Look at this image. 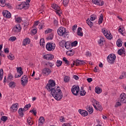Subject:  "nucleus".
Segmentation results:
<instances>
[{
  "label": "nucleus",
  "mask_w": 126,
  "mask_h": 126,
  "mask_svg": "<svg viewBox=\"0 0 126 126\" xmlns=\"http://www.w3.org/2000/svg\"><path fill=\"white\" fill-rule=\"evenodd\" d=\"M17 71L18 73H20V74L22 75H23V71H22V67H17Z\"/></svg>",
  "instance_id": "obj_30"
},
{
  "label": "nucleus",
  "mask_w": 126,
  "mask_h": 126,
  "mask_svg": "<svg viewBox=\"0 0 126 126\" xmlns=\"http://www.w3.org/2000/svg\"><path fill=\"white\" fill-rule=\"evenodd\" d=\"M51 94L57 101H60V100L63 98V93H62V91L59 87L56 89H53Z\"/></svg>",
  "instance_id": "obj_1"
},
{
  "label": "nucleus",
  "mask_w": 126,
  "mask_h": 126,
  "mask_svg": "<svg viewBox=\"0 0 126 126\" xmlns=\"http://www.w3.org/2000/svg\"><path fill=\"white\" fill-rule=\"evenodd\" d=\"M6 3H5V0H0V5L2 7L5 6Z\"/></svg>",
  "instance_id": "obj_36"
},
{
  "label": "nucleus",
  "mask_w": 126,
  "mask_h": 126,
  "mask_svg": "<svg viewBox=\"0 0 126 126\" xmlns=\"http://www.w3.org/2000/svg\"><path fill=\"white\" fill-rule=\"evenodd\" d=\"M68 54H69V56H73L74 55V50L73 49L70 50L67 52Z\"/></svg>",
  "instance_id": "obj_46"
},
{
  "label": "nucleus",
  "mask_w": 126,
  "mask_h": 126,
  "mask_svg": "<svg viewBox=\"0 0 126 126\" xmlns=\"http://www.w3.org/2000/svg\"><path fill=\"white\" fill-rule=\"evenodd\" d=\"M95 93H97V94H100V93H102V89H101L100 88L96 87H95Z\"/></svg>",
  "instance_id": "obj_33"
},
{
  "label": "nucleus",
  "mask_w": 126,
  "mask_h": 126,
  "mask_svg": "<svg viewBox=\"0 0 126 126\" xmlns=\"http://www.w3.org/2000/svg\"><path fill=\"white\" fill-rule=\"evenodd\" d=\"M21 75H21L20 73H18L16 74V75L15 76V77L16 78H18V77H20L21 76Z\"/></svg>",
  "instance_id": "obj_62"
},
{
  "label": "nucleus",
  "mask_w": 126,
  "mask_h": 126,
  "mask_svg": "<svg viewBox=\"0 0 126 126\" xmlns=\"http://www.w3.org/2000/svg\"><path fill=\"white\" fill-rule=\"evenodd\" d=\"M19 9H22L23 8H24V7H23V4H22V3L21 4H20L19 5Z\"/></svg>",
  "instance_id": "obj_64"
},
{
  "label": "nucleus",
  "mask_w": 126,
  "mask_h": 126,
  "mask_svg": "<svg viewBox=\"0 0 126 126\" xmlns=\"http://www.w3.org/2000/svg\"><path fill=\"white\" fill-rule=\"evenodd\" d=\"M46 48L47 51H54L56 48V44H53V43H48L46 44Z\"/></svg>",
  "instance_id": "obj_7"
},
{
  "label": "nucleus",
  "mask_w": 126,
  "mask_h": 126,
  "mask_svg": "<svg viewBox=\"0 0 126 126\" xmlns=\"http://www.w3.org/2000/svg\"><path fill=\"white\" fill-rule=\"evenodd\" d=\"M122 105V103H121V102H120L119 101H117L116 103V104L115 105V108H118V107H120V106Z\"/></svg>",
  "instance_id": "obj_55"
},
{
  "label": "nucleus",
  "mask_w": 126,
  "mask_h": 126,
  "mask_svg": "<svg viewBox=\"0 0 126 126\" xmlns=\"http://www.w3.org/2000/svg\"><path fill=\"white\" fill-rule=\"evenodd\" d=\"M16 21H17V22H18V23H20V22L22 21V19H21V18H17L16 19Z\"/></svg>",
  "instance_id": "obj_58"
},
{
  "label": "nucleus",
  "mask_w": 126,
  "mask_h": 126,
  "mask_svg": "<svg viewBox=\"0 0 126 126\" xmlns=\"http://www.w3.org/2000/svg\"><path fill=\"white\" fill-rule=\"evenodd\" d=\"M22 3L24 9H28V8L29 7V3L28 2L24 1L22 2Z\"/></svg>",
  "instance_id": "obj_23"
},
{
  "label": "nucleus",
  "mask_w": 126,
  "mask_h": 126,
  "mask_svg": "<svg viewBox=\"0 0 126 126\" xmlns=\"http://www.w3.org/2000/svg\"><path fill=\"white\" fill-rule=\"evenodd\" d=\"M46 65H49L50 67H52L54 66V63L50 62H48L47 63H46Z\"/></svg>",
  "instance_id": "obj_56"
},
{
  "label": "nucleus",
  "mask_w": 126,
  "mask_h": 126,
  "mask_svg": "<svg viewBox=\"0 0 126 126\" xmlns=\"http://www.w3.org/2000/svg\"><path fill=\"white\" fill-rule=\"evenodd\" d=\"M68 2H69V0H63V4L65 6H67V4H68Z\"/></svg>",
  "instance_id": "obj_49"
},
{
  "label": "nucleus",
  "mask_w": 126,
  "mask_h": 126,
  "mask_svg": "<svg viewBox=\"0 0 126 126\" xmlns=\"http://www.w3.org/2000/svg\"><path fill=\"white\" fill-rule=\"evenodd\" d=\"M54 86H56V82L53 80H50L48 82V84L46 85V89L49 92L51 91L52 92V90H53V89H56L55 88H53Z\"/></svg>",
  "instance_id": "obj_3"
},
{
  "label": "nucleus",
  "mask_w": 126,
  "mask_h": 126,
  "mask_svg": "<svg viewBox=\"0 0 126 126\" xmlns=\"http://www.w3.org/2000/svg\"><path fill=\"white\" fill-rule=\"evenodd\" d=\"M53 32V30L51 29H48L45 31V34H49V33H52Z\"/></svg>",
  "instance_id": "obj_52"
},
{
  "label": "nucleus",
  "mask_w": 126,
  "mask_h": 126,
  "mask_svg": "<svg viewBox=\"0 0 126 126\" xmlns=\"http://www.w3.org/2000/svg\"><path fill=\"white\" fill-rule=\"evenodd\" d=\"M117 47H122L123 46V41L121 39H118L116 42Z\"/></svg>",
  "instance_id": "obj_29"
},
{
  "label": "nucleus",
  "mask_w": 126,
  "mask_h": 126,
  "mask_svg": "<svg viewBox=\"0 0 126 126\" xmlns=\"http://www.w3.org/2000/svg\"><path fill=\"white\" fill-rule=\"evenodd\" d=\"M1 120L3 122H6V121H7V117H6V116H2V117L1 118Z\"/></svg>",
  "instance_id": "obj_54"
},
{
  "label": "nucleus",
  "mask_w": 126,
  "mask_h": 126,
  "mask_svg": "<svg viewBox=\"0 0 126 126\" xmlns=\"http://www.w3.org/2000/svg\"><path fill=\"white\" fill-rule=\"evenodd\" d=\"M75 64L76 65V66H78V65H80V61L78 59H76L74 61H73V64H71V67H73Z\"/></svg>",
  "instance_id": "obj_16"
},
{
  "label": "nucleus",
  "mask_w": 126,
  "mask_h": 126,
  "mask_svg": "<svg viewBox=\"0 0 126 126\" xmlns=\"http://www.w3.org/2000/svg\"><path fill=\"white\" fill-rule=\"evenodd\" d=\"M119 101L121 102V103H123L125 104V103H126V94H122L120 95V96L119 97Z\"/></svg>",
  "instance_id": "obj_12"
},
{
  "label": "nucleus",
  "mask_w": 126,
  "mask_h": 126,
  "mask_svg": "<svg viewBox=\"0 0 126 126\" xmlns=\"http://www.w3.org/2000/svg\"><path fill=\"white\" fill-rule=\"evenodd\" d=\"M86 94V92L85 91H82L80 93L81 96H85V95Z\"/></svg>",
  "instance_id": "obj_57"
},
{
  "label": "nucleus",
  "mask_w": 126,
  "mask_h": 126,
  "mask_svg": "<svg viewBox=\"0 0 126 126\" xmlns=\"http://www.w3.org/2000/svg\"><path fill=\"white\" fill-rule=\"evenodd\" d=\"M27 122L30 126H32V125H33V120H32V118L29 117L27 119Z\"/></svg>",
  "instance_id": "obj_34"
},
{
  "label": "nucleus",
  "mask_w": 126,
  "mask_h": 126,
  "mask_svg": "<svg viewBox=\"0 0 126 126\" xmlns=\"http://www.w3.org/2000/svg\"><path fill=\"white\" fill-rule=\"evenodd\" d=\"M104 41H105L104 38L101 37L99 40L98 41V43L99 45H102L104 43Z\"/></svg>",
  "instance_id": "obj_38"
},
{
  "label": "nucleus",
  "mask_w": 126,
  "mask_h": 126,
  "mask_svg": "<svg viewBox=\"0 0 126 126\" xmlns=\"http://www.w3.org/2000/svg\"><path fill=\"white\" fill-rule=\"evenodd\" d=\"M15 40H16V37L15 36L10 37L9 39V41H12V42H14Z\"/></svg>",
  "instance_id": "obj_53"
},
{
  "label": "nucleus",
  "mask_w": 126,
  "mask_h": 126,
  "mask_svg": "<svg viewBox=\"0 0 126 126\" xmlns=\"http://www.w3.org/2000/svg\"><path fill=\"white\" fill-rule=\"evenodd\" d=\"M63 61L66 64H67L68 65H70V63H69V61H68L67 59H66V58L65 57L63 58Z\"/></svg>",
  "instance_id": "obj_44"
},
{
  "label": "nucleus",
  "mask_w": 126,
  "mask_h": 126,
  "mask_svg": "<svg viewBox=\"0 0 126 126\" xmlns=\"http://www.w3.org/2000/svg\"><path fill=\"white\" fill-rule=\"evenodd\" d=\"M66 42H65V41H64V40H63L62 41H60L59 42V45L61 47H65V43Z\"/></svg>",
  "instance_id": "obj_37"
},
{
  "label": "nucleus",
  "mask_w": 126,
  "mask_h": 126,
  "mask_svg": "<svg viewBox=\"0 0 126 126\" xmlns=\"http://www.w3.org/2000/svg\"><path fill=\"white\" fill-rule=\"evenodd\" d=\"M79 113L83 116V117H86L87 116H88V112H87L86 110H83L81 109L79 110Z\"/></svg>",
  "instance_id": "obj_17"
},
{
  "label": "nucleus",
  "mask_w": 126,
  "mask_h": 126,
  "mask_svg": "<svg viewBox=\"0 0 126 126\" xmlns=\"http://www.w3.org/2000/svg\"><path fill=\"white\" fill-rule=\"evenodd\" d=\"M3 16L6 18H10L11 17V13L7 10L3 11L2 12Z\"/></svg>",
  "instance_id": "obj_14"
},
{
  "label": "nucleus",
  "mask_w": 126,
  "mask_h": 126,
  "mask_svg": "<svg viewBox=\"0 0 126 126\" xmlns=\"http://www.w3.org/2000/svg\"><path fill=\"white\" fill-rule=\"evenodd\" d=\"M9 86L10 88L13 89L15 88V86H16V83L14 82H11L9 83Z\"/></svg>",
  "instance_id": "obj_28"
},
{
  "label": "nucleus",
  "mask_w": 126,
  "mask_h": 126,
  "mask_svg": "<svg viewBox=\"0 0 126 126\" xmlns=\"http://www.w3.org/2000/svg\"><path fill=\"white\" fill-rule=\"evenodd\" d=\"M63 64V62L60 60H58L56 62V66L60 67Z\"/></svg>",
  "instance_id": "obj_39"
},
{
  "label": "nucleus",
  "mask_w": 126,
  "mask_h": 126,
  "mask_svg": "<svg viewBox=\"0 0 126 126\" xmlns=\"http://www.w3.org/2000/svg\"><path fill=\"white\" fill-rule=\"evenodd\" d=\"M87 23L91 28L93 26V22H91V21L89 19L87 20Z\"/></svg>",
  "instance_id": "obj_41"
},
{
  "label": "nucleus",
  "mask_w": 126,
  "mask_h": 126,
  "mask_svg": "<svg viewBox=\"0 0 126 126\" xmlns=\"http://www.w3.org/2000/svg\"><path fill=\"white\" fill-rule=\"evenodd\" d=\"M126 52L125 51V48H121V49L118 50V54L120 56H122V55H123V54L125 55V56H126V52Z\"/></svg>",
  "instance_id": "obj_20"
},
{
  "label": "nucleus",
  "mask_w": 126,
  "mask_h": 126,
  "mask_svg": "<svg viewBox=\"0 0 126 126\" xmlns=\"http://www.w3.org/2000/svg\"><path fill=\"white\" fill-rule=\"evenodd\" d=\"M77 35L78 36H80L81 37H82V36H83V32H82V28L80 27L78 28Z\"/></svg>",
  "instance_id": "obj_22"
},
{
  "label": "nucleus",
  "mask_w": 126,
  "mask_h": 126,
  "mask_svg": "<svg viewBox=\"0 0 126 126\" xmlns=\"http://www.w3.org/2000/svg\"><path fill=\"white\" fill-rule=\"evenodd\" d=\"M92 2L97 5L102 6L104 4V1L102 0H92Z\"/></svg>",
  "instance_id": "obj_13"
},
{
  "label": "nucleus",
  "mask_w": 126,
  "mask_h": 126,
  "mask_svg": "<svg viewBox=\"0 0 126 126\" xmlns=\"http://www.w3.org/2000/svg\"><path fill=\"white\" fill-rule=\"evenodd\" d=\"M21 84L23 86H25V84L28 82V78L26 75H24L21 79Z\"/></svg>",
  "instance_id": "obj_11"
},
{
  "label": "nucleus",
  "mask_w": 126,
  "mask_h": 126,
  "mask_svg": "<svg viewBox=\"0 0 126 126\" xmlns=\"http://www.w3.org/2000/svg\"><path fill=\"white\" fill-rule=\"evenodd\" d=\"M119 31L120 33H121L124 36H125V35L126 34V32H125V28H119Z\"/></svg>",
  "instance_id": "obj_27"
},
{
  "label": "nucleus",
  "mask_w": 126,
  "mask_h": 126,
  "mask_svg": "<svg viewBox=\"0 0 126 126\" xmlns=\"http://www.w3.org/2000/svg\"><path fill=\"white\" fill-rule=\"evenodd\" d=\"M65 48L67 49V50H69L72 48L71 46V43L70 42L67 41L65 43Z\"/></svg>",
  "instance_id": "obj_19"
},
{
  "label": "nucleus",
  "mask_w": 126,
  "mask_h": 126,
  "mask_svg": "<svg viewBox=\"0 0 126 126\" xmlns=\"http://www.w3.org/2000/svg\"><path fill=\"white\" fill-rule=\"evenodd\" d=\"M42 72L43 75H49L50 73H52V70L49 68L45 67L42 69Z\"/></svg>",
  "instance_id": "obj_9"
},
{
  "label": "nucleus",
  "mask_w": 126,
  "mask_h": 126,
  "mask_svg": "<svg viewBox=\"0 0 126 126\" xmlns=\"http://www.w3.org/2000/svg\"><path fill=\"white\" fill-rule=\"evenodd\" d=\"M57 32L59 36H61L62 37H65L67 35H68V32H66L65 28L63 27H61L58 29Z\"/></svg>",
  "instance_id": "obj_2"
},
{
  "label": "nucleus",
  "mask_w": 126,
  "mask_h": 126,
  "mask_svg": "<svg viewBox=\"0 0 126 126\" xmlns=\"http://www.w3.org/2000/svg\"><path fill=\"white\" fill-rule=\"evenodd\" d=\"M8 58L11 61H12V60H14V56H13V55H12L11 54H10L9 55V56H8Z\"/></svg>",
  "instance_id": "obj_51"
},
{
  "label": "nucleus",
  "mask_w": 126,
  "mask_h": 126,
  "mask_svg": "<svg viewBox=\"0 0 126 126\" xmlns=\"http://www.w3.org/2000/svg\"><path fill=\"white\" fill-rule=\"evenodd\" d=\"M77 44H78V42H77V41H74L71 43V45L72 47H76V46H77Z\"/></svg>",
  "instance_id": "obj_50"
},
{
  "label": "nucleus",
  "mask_w": 126,
  "mask_h": 126,
  "mask_svg": "<svg viewBox=\"0 0 126 126\" xmlns=\"http://www.w3.org/2000/svg\"><path fill=\"white\" fill-rule=\"evenodd\" d=\"M28 44H30V39L26 38L24 39L23 41V46H26V45H28Z\"/></svg>",
  "instance_id": "obj_21"
},
{
  "label": "nucleus",
  "mask_w": 126,
  "mask_h": 126,
  "mask_svg": "<svg viewBox=\"0 0 126 126\" xmlns=\"http://www.w3.org/2000/svg\"><path fill=\"white\" fill-rule=\"evenodd\" d=\"M92 102H93V104H94V105H95V104L96 105H98V104H99V102L96 101L95 99H93L92 100Z\"/></svg>",
  "instance_id": "obj_59"
},
{
  "label": "nucleus",
  "mask_w": 126,
  "mask_h": 126,
  "mask_svg": "<svg viewBox=\"0 0 126 126\" xmlns=\"http://www.w3.org/2000/svg\"><path fill=\"white\" fill-rule=\"evenodd\" d=\"M124 78H126V72H123L122 75L119 77V79H124Z\"/></svg>",
  "instance_id": "obj_35"
},
{
  "label": "nucleus",
  "mask_w": 126,
  "mask_h": 126,
  "mask_svg": "<svg viewBox=\"0 0 126 126\" xmlns=\"http://www.w3.org/2000/svg\"><path fill=\"white\" fill-rule=\"evenodd\" d=\"M102 33L105 37H106L107 39H109V40H112L113 39V35H111V33H108V31H106L105 30H102Z\"/></svg>",
  "instance_id": "obj_10"
},
{
  "label": "nucleus",
  "mask_w": 126,
  "mask_h": 126,
  "mask_svg": "<svg viewBox=\"0 0 126 126\" xmlns=\"http://www.w3.org/2000/svg\"><path fill=\"white\" fill-rule=\"evenodd\" d=\"M39 121V126H42V125L45 123V118L43 117H40Z\"/></svg>",
  "instance_id": "obj_25"
},
{
  "label": "nucleus",
  "mask_w": 126,
  "mask_h": 126,
  "mask_svg": "<svg viewBox=\"0 0 126 126\" xmlns=\"http://www.w3.org/2000/svg\"><path fill=\"white\" fill-rule=\"evenodd\" d=\"M96 17L97 16H96V15H92L90 16V20H91V21H94V20L96 19Z\"/></svg>",
  "instance_id": "obj_42"
},
{
  "label": "nucleus",
  "mask_w": 126,
  "mask_h": 126,
  "mask_svg": "<svg viewBox=\"0 0 126 126\" xmlns=\"http://www.w3.org/2000/svg\"><path fill=\"white\" fill-rule=\"evenodd\" d=\"M96 105L97 106L96 111H99L100 112H102V111L103 110V107H102V106L99 104V103L97 104V105Z\"/></svg>",
  "instance_id": "obj_40"
},
{
  "label": "nucleus",
  "mask_w": 126,
  "mask_h": 126,
  "mask_svg": "<svg viewBox=\"0 0 126 126\" xmlns=\"http://www.w3.org/2000/svg\"><path fill=\"white\" fill-rule=\"evenodd\" d=\"M40 46H42V47H44L45 46V40L44 38H41L40 40Z\"/></svg>",
  "instance_id": "obj_45"
},
{
  "label": "nucleus",
  "mask_w": 126,
  "mask_h": 126,
  "mask_svg": "<svg viewBox=\"0 0 126 126\" xmlns=\"http://www.w3.org/2000/svg\"><path fill=\"white\" fill-rule=\"evenodd\" d=\"M31 107V104L26 105L23 109L24 112H26V111H27L28 109H29V108H30Z\"/></svg>",
  "instance_id": "obj_31"
},
{
  "label": "nucleus",
  "mask_w": 126,
  "mask_h": 126,
  "mask_svg": "<svg viewBox=\"0 0 126 126\" xmlns=\"http://www.w3.org/2000/svg\"><path fill=\"white\" fill-rule=\"evenodd\" d=\"M24 112V110H23V108H21L18 110V114L20 116V117H23L24 116V113H23Z\"/></svg>",
  "instance_id": "obj_26"
},
{
  "label": "nucleus",
  "mask_w": 126,
  "mask_h": 126,
  "mask_svg": "<svg viewBox=\"0 0 126 126\" xmlns=\"http://www.w3.org/2000/svg\"><path fill=\"white\" fill-rule=\"evenodd\" d=\"M51 7L52 8H54V9H55L56 12L57 14H58L59 16H61V14H62V10H61V7L59 6L58 4L56 3H53Z\"/></svg>",
  "instance_id": "obj_4"
},
{
  "label": "nucleus",
  "mask_w": 126,
  "mask_h": 126,
  "mask_svg": "<svg viewBox=\"0 0 126 126\" xmlns=\"http://www.w3.org/2000/svg\"><path fill=\"white\" fill-rule=\"evenodd\" d=\"M43 58L45 60H47V61H52V60L54 59V55L52 54H47L44 55Z\"/></svg>",
  "instance_id": "obj_15"
},
{
  "label": "nucleus",
  "mask_w": 126,
  "mask_h": 126,
  "mask_svg": "<svg viewBox=\"0 0 126 126\" xmlns=\"http://www.w3.org/2000/svg\"><path fill=\"white\" fill-rule=\"evenodd\" d=\"M103 20H104V19L103 18V14H101L98 20V23L99 25L101 24L103 22Z\"/></svg>",
  "instance_id": "obj_32"
},
{
  "label": "nucleus",
  "mask_w": 126,
  "mask_h": 126,
  "mask_svg": "<svg viewBox=\"0 0 126 126\" xmlns=\"http://www.w3.org/2000/svg\"><path fill=\"white\" fill-rule=\"evenodd\" d=\"M18 103L13 104L11 107V109L12 110V112H16L18 109Z\"/></svg>",
  "instance_id": "obj_18"
},
{
  "label": "nucleus",
  "mask_w": 126,
  "mask_h": 126,
  "mask_svg": "<svg viewBox=\"0 0 126 126\" xmlns=\"http://www.w3.org/2000/svg\"><path fill=\"white\" fill-rule=\"evenodd\" d=\"M70 79V78L68 76H65L64 78V82H68Z\"/></svg>",
  "instance_id": "obj_48"
},
{
  "label": "nucleus",
  "mask_w": 126,
  "mask_h": 126,
  "mask_svg": "<svg viewBox=\"0 0 126 126\" xmlns=\"http://www.w3.org/2000/svg\"><path fill=\"white\" fill-rule=\"evenodd\" d=\"M79 86L74 85L72 87L71 92L75 96H77L78 93L79 92Z\"/></svg>",
  "instance_id": "obj_6"
},
{
  "label": "nucleus",
  "mask_w": 126,
  "mask_h": 126,
  "mask_svg": "<svg viewBox=\"0 0 126 126\" xmlns=\"http://www.w3.org/2000/svg\"><path fill=\"white\" fill-rule=\"evenodd\" d=\"M87 110L89 112V114H92L94 111L93 107L90 106H87L86 107Z\"/></svg>",
  "instance_id": "obj_24"
},
{
  "label": "nucleus",
  "mask_w": 126,
  "mask_h": 126,
  "mask_svg": "<svg viewBox=\"0 0 126 126\" xmlns=\"http://www.w3.org/2000/svg\"><path fill=\"white\" fill-rule=\"evenodd\" d=\"M76 28H77V25H74L72 28V31H74L75 30H76Z\"/></svg>",
  "instance_id": "obj_60"
},
{
  "label": "nucleus",
  "mask_w": 126,
  "mask_h": 126,
  "mask_svg": "<svg viewBox=\"0 0 126 126\" xmlns=\"http://www.w3.org/2000/svg\"><path fill=\"white\" fill-rule=\"evenodd\" d=\"M22 28L20 24L16 25L12 29L13 32L14 33H19L21 31Z\"/></svg>",
  "instance_id": "obj_8"
},
{
  "label": "nucleus",
  "mask_w": 126,
  "mask_h": 126,
  "mask_svg": "<svg viewBox=\"0 0 126 126\" xmlns=\"http://www.w3.org/2000/svg\"><path fill=\"white\" fill-rule=\"evenodd\" d=\"M53 38H54V34L53 33H51L47 37V40H53Z\"/></svg>",
  "instance_id": "obj_47"
},
{
  "label": "nucleus",
  "mask_w": 126,
  "mask_h": 126,
  "mask_svg": "<svg viewBox=\"0 0 126 126\" xmlns=\"http://www.w3.org/2000/svg\"><path fill=\"white\" fill-rule=\"evenodd\" d=\"M115 60H116V55L114 54H110L107 57V61L109 63H111V64H113V63H114Z\"/></svg>",
  "instance_id": "obj_5"
},
{
  "label": "nucleus",
  "mask_w": 126,
  "mask_h": 126,
  "mask_svg": "<svg viewBox=\"0 0 126 126\" xmlns=\"http://www.w3.org/2000/svg\"><path fill=\"white\" fill-rule=\"evenodd\" d=\"M3 76V70L1 68L0 69V80H2V77Z\"/></svg>",
  "instance_id": "obj_43"
},
{
  "label": "nucleus",
  "mask_w": 126,
  "mask_h": 126,
  "mask_svg": "<svg viewBox=\"0 0 126 126\" xmlns=\"http://www.w3.org/2000/svg\"><path fill=\"white\" fill-rule=\"evenodd\" d=\"M4 52L5 54H8V53H9V50L8 49V48H5L4 50Z\"/></svg>",
  "instance_id": "obj_63"
},
{
  "label": "nucleus",
  "mask_w": 126,
  "mask_h": 126,
  "mask_svg": "<svg viewBox=\"0 0 126 126\" xmlns=\"http://www.w3.org/2000/svg\"><path fill=\"white\" fill-rule=\"evenodd\" d=\"M32 35H35L37 33V30L36 29H33L32 31Z\"/></svg>",
  "instance_id": "obj_61"
}]
</instances>
